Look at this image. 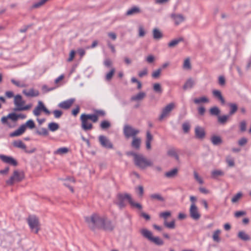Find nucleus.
<instances>
[{"instance_id": "53", "label": "nucleus", "mask_w": 251, "mask_h": 251, "mask_svg": "<svg viewBox=\"0 0 251 251\" xmlns=\"http://www.w3.org/2000/svg\"><path fill=\"white\" fill-rule=\"evenodd\" d=\"M115 72V70L114 68H112L110 71L107 73L105 76V79L107 81H110L112 78L114 73Z\"/></svg>"}, {"instance_id": "46", "label": "nucleus", "mask_w": 251, "mask_h": 251, "mask_svg": "<svg viewBox=\"0 0 251 251\" xmlns=\"http://www.w3.org/2000/svg\"><path fill=\"white\" fill-rule=\"evenodd\" d=\"M242 193L241 192H238L232 197L231 199V202L232 203L237 202L242 197Z\"/></svg>"}, {"instance_id": "58", "label": "nucleus", "mask_w": 251, "mask_h": 251, "mask_svg": "<svg viewBox=\"0 0 251 251\" xmlns=\"http://www.w3.org/2000/svg\"><path fill=\"white\" fill-rule=\"evenodd\" d=\"M246 215V212L245 211H237L234 213V216L236 218H240Z\"/></svg>"}, {"instance_id": "43", "label": "nucleus", "mask_w": 251, "mask_h": 251, "mask_svg": "<svg viewBox=\"0 0 251 251\" xmlns=\"http://www.w3.org/2000/svg\"><path fill=\"white\" fill-rule=\"evenodd\" d=\"M209 112L211 115L218 116L220 113V110L218 107L214 106L210 109Z\"/></svg>"}, {"instance_id": "30", "label": "nucleus", "mask_w": 251, "mask_h": 251, "mask_svg": "<svg viewBox=\"0 0 251 251\" xmlns=\"http://www.w3.org/2000/svg\"><path fill=\"white\" fill-rule=\"evenodd\" d=\"M146 96V93L141 92L137 94L132 96L131 97V100L132 101H139L143 100Z\"/></svg>"}, {"instance_id": "38", "label": "nucleus", "mask_w": 251, "mask_h": 251, "mask_svg": "<svg viewBox=\"0 0 251 251\" xmlns=\"http://www.w3.org/2000/svg\"><path fill=\"white\" fill-rule=\"evenodd\" d=\"M224 172L220 170H214L211 172V176L213 178H216L220 176H223Z\"/></svg>"}, {"instance_id": "28", "label": "nucleus", "mask_w": 251, "mask_h": 251, "mask_svg": "<svg viewBox=\"0 0 251 251\" xmlns=\"http://www.w3.org/2000/svg\"><path fill=\"white\" fill-rule=\"evenodd\" d=\"M153 38L155 40H159L163 37V34L158 28H155L152 30Z\"/></svg>"}, {"instance_id": "21", "label": "nucleus", "mask_w": 251, "mask_h": 251, "mask_svg": "<svg viewBox=\"0 0 251 251\" xmlns=\"http://www.w3.org/2000/svg\"><path fill=\"white\" fill-rule=\"evenodd\" d=\"M212 95L213 97L219 100L222 104L225 103V100L223 97L221 92L218 90H214L212 91Z\"/></svg>"}, {"instance_id": "3", "label": "nucleus", "mask_w": 251, "mask_h": 251, "mask_svg": "<svg viewBox=\"0 0 251 251\" xmlns=\"http://www.w3.org/2000/svg\"><path fill=\"white\" fill-rule=\"evenodd\" d=\"M134 163L136 166L142 170L152 167L153 165L151 160L148 159L142 154H139V156H136Z\"/></svg>"}, {"instance_id": "61", "label": "nucleus", "mask_w": 251, "mask_h": 251, "mask_svg": "<svg viewBox=\"0 0 251 251\" xmlns=\"http://www.w3.org/2000/svg\"><path fill=\"white\" fill-rule=\"evenodd\" d=\"M148 70L147 68H144L143 70L140 71L138 73V75L140 77H142L148 75Z\"/></svg>"}, {"instance_id": "9", "label": "nucleus", "mask_w": 251, "mask_h": 251, "mask_svg": "<svg viewBox=\"0 0 251 251\" xmlns=\"http://www.w3.org/2000/svg\"><path fill=\"white\" fill-rule=\"evenodd\" d=\"M176 107V104L174 102H171L164 107L162 111V113L159 117V120H162L164 118L169 116L171 111Z\"/></svg>"}, {"instance_id": "50", "label": "nucleus", "mask_w": 251, "mask_h": 251, "mask_svg": "<svg viewBox=\"0 0 251 251\" xmlns=\"http://www.w3.org/2000/svg\"><path fill=\"white\" fill-rule=\"evenodd\" d=\"M226 161L230 167H232L235 165L234 159L230 156H226Z\"/></svg>"}, {"instance_id": "17", "label": "nucleus", "mask_w": 251, "mask_h": 251, "mask_svg": "<svg viewBox=\"0 0 251 251\" xmlns=\"http://www.w3.org/2000/svg\"><path fill=\"white\" fill-rule=\"evenodd\" d=\"M132 138V142L131 143V147L136 150H139L140 149L141 144V139L139 137H137L136 136Z\"/></svg>"}, {"instance_id": "60", "label": "nucleus", "mask_w": 251, "mask_h": 251, "mask_svg": "<svg viewBox=\"0 0 251 251\" xmlns=\"http://www.w3.org/2000/svg\"><path fill=\"white\" fill-rule=\"evenodd\" d=\"M190 125L188 123H184L182 125V128L185 133H187L190 129Z\"/></svg>"}, {"instance_id": "52", "label": "nucleus", "mask_w": 251, "mask_h": 251, "mask_svg": "<svg viewBox=\"0 0 251 251\" xmlns=\"http://www.w3.org/2000/svg\"><path fill=\"white\" fill-rule=\"evenodd\" d=\"M171 215V212L169 211L161 212L159 214V217L164 219V221L167 220L168 217Z\"/></svg>"}, {"instance_id": "22", "label": "nucleus", "mask_w": 251, "mask_h": 251, "mask_svg": "<svg viewBox=\"0 0 251 251\" xmlns=\"http://www.w3.org/2000/svg\"><path fill=\"white\" fill-rule=\"evenodd\" d=\"M237 237L244 241H248L251 240L250 236L243 230H241L238 232Z\"/></svg>"}, {"instance_id": "4", "label": "nucleus", "mask_w": 251, "mask_h": 251, "mask_svg": "<svg viewBox=\"0 0 251 251\" xmlns=\"http://www.w3.org/2000/svg\"><path fill=\"white\" fill-rule=\"evenodd\" d=\"M14 103L15 106V108L14 109L15 111L27 110L32 106L31 104L25 105V101L23 100L22 96L20 95L15 96Z\"/></svg>"}, {"instance_id": "39", "label": "nucleus", "mask_w": 251, "mask_h": 251, "mask_svg": "<svg viewBox=\"0 0 251 251\" xmlns=\"http://www.w3.org/2000/svg\"><path fill=\"white\" fill-rule=\"evenodd\" d=\"M228 105L230 107L229 115L231 116L237 111L238 107L237 104L234 103H229Z\"/></svg>"}, {"instance_id": "26", "label": "nucleus", "mask_w": 251, "mask_h": 251, "mask_svg": "<svg viewBox=\"0 0 251 251\" xmlns=\"http://www.w3.org/2000/svg\"><path fill=\"white\" fill-rule=\"evenodd\" d=\"M184 39L183 37H179L171 41L168 44L169 48H174L180 42H183Z\"/></svg>"}, {"instance_id": "1", "label": "nucleus", "mask_w": 251, "mask_h": 251, "mask_svg": "<svg viewBox=\"0 0 251 251\" xmlns=\"http://www.w3.org/2000/svg\"><path fill=\"white\" fill-rule=\"evenodd\" d=\"M84 219L88 226L93 230L97 228L100 229L102 222H104V216H101L97 213L86 216Z\"/></svg>"}, {"instance_id": "40", "label": "nucleus", "mask_w": 251, "mask_h": 251, "mask_svg": "<svg viewBox=\"0 0 251 251\" xmlns=\"http://www.w3.org/2000/svg\"><path fill=\"white\" fill-rule=\"evenodd\" d=\"M164 225L168 228L174 229L176 227L175 220H173L170 222H168L167 220H165L164 221Z\"/></svg>"}, {"instance_id": "56", "label": "nucleus", "mask_w": 251, "mask_h": 251, "mask_svg": "<svg viewBox=\"0 0 251 251\" xmlns=\"http://www.w3.org/2000/svg\"><path fill=\"white\" fill-rule=\"evenodd\" d=\"M194 176L195 180L197 181L200 184L203 183L202 178L200 176H199L198 173L196 171L194 172Z\"/></svg>"}, {"instance_id": "23", "label": "nucleus", "mask_w": 251, "mask_h": 251, "mask_svg": "<svg viewBox=\"0 0 251 251\" xmlns=\"http://www.w3.org/2000/svg\"><path fill=\"white\" fill-rule=\"evenodd\" d=\"M153 140V136L149 131L146 133V147L148 150L151 149V142Z\"/></svg>"}, {"instance_id": "48", "label": "nucleus", "mask_w": 251, "mask_h": 251, "mask_svg": "<svg viewBox=\"0 0 251 251\" xmlns=\"http://www.w3.org/2000/svg\"><path fill=\"white\" fill-rule=\"evenodd\" d=\"M24 125L25 126V128L27 127L29 129H33L35 126V123L32 120L27 121L25 124Z\"/></svg>"}, {"instance_id": "14", "label": "nucleus", "mask_w": 251, "mask_h": 251, "mask_svg": "<svg viewBox=\"0 0 251 251\" xmlns=\"http://www.w3.org/2000/svg\"><path fill=\"white\" fill-rule=\"evenodd\" d=\"M80 120L81 121V126L84 130H87L92 128V124L89 122V120L85 117V116L81 115Z\"/></svg>"}, {"instance_id": "49", "label": "nucleus", "mask_w": 251, "mask_h": 251, "mask_svg": "<svg viewBox=\"0 0 251 251\" xmlns=\"http://www.w3.org/2000/svg\"><path fill=\"white\" fill-rule=\"evenodd\" d=\"M36 133L39 135L47 136L49 132L48 130L45 128H42L40 129L36 130Z\"/></svg>"}, {"instance_id": "36", "label": "nucleus", "mask_w": 251, "mask_h": 251, "mask_svg": "<svg viewBox=\"0 0 251 251\" xmlns=\"http://www.w3.org/2000/svg\"><path fill=\"white\" fill-rule=\"evenodd\" d=\"M13 145L16 148L25 150L26 146L21 140H16L13 142Z\"/></svg>"}, {"instance_id": "20", "label": "nucleus", "mask_w": 251, "mask_h": 251, "mask_svg": "<svg viewBox=\"0 0 251 251\" xmlns=\"http://www.w3.org/2000/svg\"><path fill=\"white\" fill-rule=\"evenodd\" d=\"M141 12L140 8L138 6H133L128 9L126 13V16H131L139 14Z\"/></svg>"}, {"instance_id": "27", "label": "nucleus", "mask_w": 251, "mask_h": 251, "mask_svg": "<svg viewBox=\"0 0 251 251\" xmlns=\"http://www.w3.org/2000/svg\"><path fill=\"white\" fill-rule=\"evenodd\" d=\"M69 151V149L67 147L60 148L54 151L53 154L55 155H63L66 154Z\"/></svg>"}, {"instance_id": "44", "label": "nucleus", "mask_w": 251, "mask_h": 251, "mask_svg": "<svg viewBox=\"0 0 251 251\" xmlns=\"http://www.w3.org/2000/svg\"><path fill=\"white\" fill-rule=\"evenodd\" d=\"M229 117V115L220 116L218 118V121L220 123L224 124L226 122Z\"/></svg>"}, {"instance_id": "35", "label": "nucleus", "mask_w": 251, "mask_h": 251, "mask_svg": "<svg viewBox=\"0 0 251 251\" xmlns=\"http://www.w3.org/2000/svg\"><path fill=\"white\" fill-rule=\"evenodd\" d=\"M150 198L152 200H156L162 202L165 201L164 198L161 194L158 193H155L151 195Z\"/></svg>"}, {"instance_id": "7", "label": "nucleus", "mask_w": 251, "mask_h": 251, "mask_svg": "<svg viewBox=\"0 0 251 251\" xmlns=\"http://www.w3.org/2000/svg\"><path fill=\"white\" fill-rule=\"evenodd\" d=\"M24 178V174L23 172L15 170L13 175L6 181L7 185H12L16 182L21 181Z\"/></svg>"}, {"instance_id": "25", "label": "nucleus", "mask_w": 251, "mask_h": 251, "mask_svg": "<svg viewBox=\"0 0 251 251\" xmlns=\"http://www.w3.org/2000/svg\"><path fill=\"white\" fill-rule=\"evenodd\" d=\"M195 84V81L192 78L188 79L183 86V89L186 90L193 88Z\"/></svg>"}, {"instance_id": "63", "label": "nucleus", "mask_w": 251, "mask_h": 251, "mask_svg": "<svg viewBox=\"0 0 251 251\" xmlns=\"http://www.w3.org/2000/svg\"><path fill=\"white\" fill-rule=\"evenodd\" d=\"M248 140L246 138H242L238 141V145L240 146H243L247 144Z\"/></svg>"}, {"instance_id": "34", "label": "nucleus", "mask_w": 251, "mask_h": 251, "mask_svg": "<svg viewBox=\"0 0 251 251\" xmlns=\"http://www.w3.org/2000/svg\"><path fill=\"white\" fill-rule=\"evenodd\" d=\"M178 173V170L176 168H174L171 171L166 172L165 176L168 178H172L176 176Z\"/></svg>"}, {"instance_id": "8", "label": "nucleus", "mask_w": 251, "mask_h": 251, "mask_svg": "<svg viewBox=\"0 0 251 251\" xmlns=\"http://www.w3.org/2000/svg\"><path fill=\"white\" fill-rule=\"evenodd\" d=\"M43 111L47 115H50V111L45 107L44 103L41 101L38 102L37 106L33 110V114L34 116L38 117L40 115L41 112Z\"/></svg>"}, {"instance_id": "15", "label": "nucleus", "mask_w": 251, "mask_h": 251, "mask_svg": "<svg viewBox=\"0 0 251 251\" xmlns=\"http://www.w3.org/2000/svg\"><path fill=\"white\" fill-rule=\"evenodd\" d=\"M195 134L197 138L202 139L204 138L205 132L204 129L200 126H196L195 128Z\"/></svg>"}, {"instance_id": "54", "label": "nucleus", "mask_w": 251, "mask_h": 251, "mask_svg": "<svg viewBox=\"0 0 251 251\" xmlns=\"http://www.w3.org/2000/svg\"><path fill=\"white\" fill-rule=\"evenodd\" d=\"M146 34V31L143 25H139L138 27V36L143 37Z\"/></svg>"}, {"instance_id": "55", "label": "nucleus", "mask_w": 251, "mask_h": 251, "mask_svg": "<svg viewBox=\"0 0 251 251\" xmlns=\"http://www.w3.org/2000/svg\"><path fill=\"white\" fill-rule=\"evenodd\" d=\"M110 126V122L107 121H103L100 124V127L103 129L108 128Z\"/></svg>"}, {"instance_id": "2", "label": "nucleus", "mask_w": 251, "mask_h": 251, "mask_svg": "<svg viewBox=\"0 0 251 251\" xmlns=\"http://www.w3.org/2000/svg\"><path fill=\"white\" fill-rule=\"evenodd\" d=\"M126 200H127L128 201L129 204L132 207L139 209H141L142 208L141 204L139 203L135 202L132 199L131 196L128 194H120L118 195L116 203L120 208H122L126 206Z\"/></svg>"}, {"instance_id": "31", "label": "nucleus", "mask_w": 251, "mask_h": 251, "mask_svg": "<svg viewBox=\"0 0 251 251\" xmlns=\"http://www.w3.org/2000/svg\"><path fill=\"white\" fill-rule=\"evenodd\" d=\"M47 2L46 0H40L33 3L30 8L31 10L39 8L45 5Z\"/></svg>"}, {"instance_id": "62", "label": "nucleus", "mask_w": 251, "mask_h": 251, "mask_svg": "<svg viewBox=\"0 0 251 251\" xmlns=\"http://www.w3.org/2000/svg\"><path fill=\"white\" fill-rule=\"evenodd\" d=\"M168 153L169 155L174 156L176 160L178 159V156L175 151L173 150H171L168 151Z\"/></svg>"}, {"instance_id": "32", "label": "nucleus", "mask_w": 251, "mask_h": 251, "mask_svg": "<svg viewBox=\"0 0 251 251\" xmlns=\"http://www.w3.org/2000/svg\"><path fill=\"white\" fill-rule=\"evenodd\" d=\"M209 102V100L206 96H202L194 99V102L196 104H199L201 103H208Z\"/></svg>"}, {"instance_id": "37", "label": "nucleus", "mask_w": 251, "mask_h": 251, "mask_svg": "<svg viewBox=\"0 0 251 251\" xmlns=\"http://www.w3.org/2000/svg\"><path fill=\"white\" fill-rule=\"evenodd\" d=\"M81 116H85V117L89 120H91L93 122L96 123L98 121V117L95 114H82Z\"/></svg>"}, {"instance_id": "57", "label": "nucleus", "mask_w": 251, "mask_h": 251, "mask_svg": "<svg viewBox=\"0 0 251 251\" xmlns=\"http://www.w3.org/2000/svg\"><path fill=\"white\" fill-rule=\"evenodd\" d=\"M7 116L8 119H11L13 122H16L18 120L17 114L15 113H9Z\"/></svg>"}, {"instance_id": "42", "label": "nucleus", "mask_w": 251, "mask_h": 251, "mask_svg": "<svg viewBox=\"0 0 251 251\" xmlns=\"http://www.w3.org/2000/svg\"><path fill=\"white\" fill-rule=\"evenodd\" d=\"M48 128L51 131H55L58 129L59 125L56 123H50L48 125Z\"/></svg>"}, {"instance_id": "47", "label": "nucleus", "mask_w": 251, "mask_h": 251, "mask_svg": "<svg viewBox=\"0 0 251 251\" xmlns=\"http://www.w3.org/2000/svg\"><path fill=\"white\" fill-rule=\"evenodd\" d=\"M153 89L154 92L158 93H161L162 92V89L161 88V86L160 83H156L153 85Z\"/></svg>"}, {"instance_id": "6", "label": "nucleus", "mask_w": 251, "mask_h": 251, "mask_svg": "<svg viewBox=\"0 0 251 251\" xmlns=\"http://www.w3.org/2000/svg\"><path fill=\"white\" fill-rule=\"evenodd\" d=\"M139 132V130L129 125H125L124 126L123 133L126 139L135 137Z\"/></svg>"}, {"instance_id": "13", "label": "nucleus", "mask_w": 251, "mask_h": 251, "mask_svg": "<svg viewBox=\"0 0 251 251\" xmlns=\"http://www.w3.org/2000/svg\"><path fill=\"white\" fill-rule=\"evenodd\" d=\"M102 226L100 229H102L105 230L111 231L114 228V224L109 219L105 217H104V222H102Z\"/></svg>"}, {"instance_id": "64", "label": "nucleus", "mask_w": 251, "mask_h": 251, "mask_svg": "<svg viewBox=\"0 0 251 251\" xmlns=\"http://www.w3.org/2000/svg\"><path fill=\"white\" fill-rule=\"evenodd\" d=\"M53 113L54 114V117L56 118H60L62 115V112L59 110H54Z\"/></svg>"}, {"instance_id": "59", "label": "nucleus", "mask_w": 251, "mask_h": 251, "mask_svg": "<svg viewBox=\"0 0 251 251\" xmlns=\"http://www.w3.org/2000/svg\"><path fill=\"white\" fill-rule=\"evenodd\" d=\"M12 83L19 87H25V85L24 84L21 83L19 81L16 80L14 79H11Z\"/></svg>"}, {"instance_id": "33", "label": "nucleus", "mask_w": 251, "mask_h": 251, "mask_svg": "<svg viewBox=\"0 0 251 251\" xmlns=\"http://www.w3.org/2000/svg\"><path fill=\"white\" fill-rule=\"evenodd\" d=\"M210 140L214 145H219L222 143V139L219 136H212Z\"/></svg>"}, {"instance_id": "41", "label": "nucleus", "mask_w": 251, "mask_h": 251, "mask_svg": "<svg viewBox=\"0 0 251 251\" xmlns=\"http://www.w3.org/2000/svg\"><path fill=\"white\" fill-rule=\"evenodd\" d=\"M191 68L190 58H187L185 59L183 64V68L185 70H191Z\"/></svg>"}, {"instance_id": "45", "label": "nucleus", "mask_w": 251, "mask_h": 251, "mask_svg": "<svg viewBox=\"0 0 251 251\" xmlns=\"http://www.w3.org/2000/svg\"><path fill=\"white\" fill-rule=\"evenodd\" d=\"M150 241L157 245L160 246L163 244V241L158 237L153 236Z\"/></svg>"}, {"instance_id": "19", "label": "nucleus", "mask_w": 251, "mask_h": 251, "mask_svg": "<svg viewBox=\"0 0 251 251\" xmlns=\"http://www.w3.org/2000/svg\"><path fill=\"white\" fill-rule=\"evenodd\" d=\"M23 93L28 97H35L39 95V91L33 88L29 90H24L23 91Z\"/></svg>"}, {"instance_id": "11", "label": "nucleus", "mask_w": 251, "mask_h": 251, "mask_svg": "<svg viewBox=\"0 0 251 251\" xmlns=\"http://www.w3.org/2000/svg\"><path fill=\"white\" fill-rule=\"evenodd\" d=\"M99 141L100 144L103 147L107 149H112L113 147L112 143L109 139L105 136L100 135L99 137Z\"/></svg>"}, {"instance_id": "51", "label": "nucleus", "mask_w": 251, "mask_h": 251, "mask_svg": "<svg viewBox=\"0 0 251 251\" xmlns=\"http://www.w3.org/2000/svg\"><path fill=\"white\" fill-rule=\"evenodd\" d=\"M162 71L161 68H158V69L153 71L151 74V76L153 78H158L161 75Z\"/></svg>"}, {"instance_id": "5", "label": "nucleus", "mask_w": 251, "mask_h": 251, "mask_svg": "<svg viewBox=\"0 0 251 251\" xmlns=\"http://www.w3.org/2000/svg\"><path fill=\"white\" fill-rule=\"evenodd\" d=\"M27 222L32 232L38 233L40 230V224L38 218L34 215L29 216Z\"/></svg>"}, {"instance_id": "29", "label": "nucleus", "mask_w": 251, "mask_h": 251, "mask_svg": "<svg viewBox=\"0 0 251 251\" xmlns=\"http://www.w3.org/2000/svg\"><path fill=\"white\" fill-rule=\"evenodd\" d=\"M221 233V230L219 229L215 230L213 232L212 239L214 242L219 243L221 241V238L220 237Z\"/></svg>"}, {"instance_id": "16", "label": "nucleus", "mask_w": 251, "mask_h": 251, "mask_svg": "<svg viewBox=\"0 0 251 251\" xmlns=\"http://www.w3.org/2000/svg\"><path fill=\"white\" fill-rule=\"evenodd\" d=\"M0 159L4 162L11 164L14 166L17 165V161L12 157L0 154Z\"/></svg>"}, {"instance_id": "18", "label": "nucleus", "mask_w": 251, "mask_h": 251, "mask_svg": "<svg viewBox=\"0 0 251 251\" xmlns=\"http://www.w3.org/2000/svg\"><path fill=\"white\" fill-rule=\"evenodd\" d=\"M75 101V99H70L59 103L58 106L64 109L69 108Z\"/></svg>"}, {"instance_id": "10", "label": "nucleus", "mask_w": 251, "mask_h": 251, "mask_svg": "<svg viewBox=\"0 0 251 251\" xmlns=\"http://www.w3.org/2000/svg\"><path fill=\"white\" fill-rule=\"evenodd\" d=\"M190 217L194 220H199L201 217V214L199 208L196 205H190L189 208Z\"/></svg>"}, {"instance_id": "12", "label": "nucleus", "mask_w": 251, "mask_h": 251, "mask_svg": "<svg viewBox=\"0 0 251 251\" xmlns=\"http://www.w3.org/2000/svg\"><path fill=\"white\" fill-rule=\"evenodd\" d=\"M171 18L173 20L176 25H179L185 20V16L180 14H172Z\"/></svg>"}, {"instance_id": "24", "label": "nucleus", "mask_w": 251, "mask_h": 251, "mask_svg": "<svg viewBox=\"0 0 251 251\" xmlns=\"http://www.w3.org/2000/svg\"><path fill=\"white\" fill-rule=\"evenodd\" d=\"M141 234L146 238L151 241L153 235L152 233L146 228H143L140 230Z\"/></svg>"}]
</instances>
